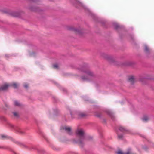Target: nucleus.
<instances>
[{
  "mask_svg": "<svg viewBox=\"0 0 154 154\" xmlns=\"http://www.w3.org/2000/svg\"><path fill=\"white\" fill-rule=\"evenodd\" d=\"M80 70L88 76L86 77L82 76L81 77V79L83 81L88 80L89 79V77H94L95 76L94 74L92 72L89 70H85L84 68H82Z\"/></svg>",
  "mask_w": 154,
  "mask_h": 154,
  "instance_id": "obj_1",
  "label": "nucleus"
},
{
  "mask_svg": "<svg viewBox=\"0 0 154 154\" xmlns=\"http://www.w3.org/2000/svg\"><path fill=\"white\" fill-rule=\"evenodd\" d=\"M76 134L79 137V139L77 141L74 140L73 142L77 143L79 144L82 143L85 138V133L84 131L82 129H78L76 131Z\"/></svg>",
  "mask_w": 154,
  "mask_h": 154,
  "instance_id": "obj_2",
  "label": "nucleus"
},
{
  "mask_svg": "<svg viewBox=\"0 0 154 154\" xmlns=\"http://www.w3.org/2000/svg\"><path fill=\"white\" fill-rule=\"evenodd\" d=\"M105 58L110 63L114 61V59L113 57L110 55H106L105 56Z\"/></svg>",
  "mask_w": 154,
  "mask_h": 154,
  "instance_id": "obj_3",
  "label": "nucleus"
},
{
  "mask_svg": "<svg viewBox=\"0 0 154 154\" xmlns=\"http://www.w3.org/2000/svg\"><path fill=\"white\" fill-rule=\"evenodd\" d=\"M63 129H65L69 134H71V129L70 127H65L63 128Z\"/></svg>",
  "mask_w": 154,
  "mask_h": 154,
  "instance_id": "obj_4",
  "label": "nucleus"
},
{
  "mask_svg": "<svg viewBox=\"0 0 154 154\" xmlns=\"http://www.w3.org/2000/svg\"><path fill=\"white\" fill-rule=\"evenodd\" d=\"M11 15L14 17H19L20 16V14L18 12H13L11 14Z\"/></svg>",
  "mask_w": 154,
  "mask_h": 154,
  "instance_id": "obj_5",
  "label": "nucleus"
},
{
  "mask_svg": "<svg viewBox=\"0 0 154 154\" xmlns=\"http://www.w3.org/2000/svg\"><path fill=\"white\" fill-rule=\"evenodd\" d=\"M77 115L79 118H83L86 116L85 113L82 112H78Z\"/></svg>",
  "mask_w": 154,
  "mask_h": 154,
  "instance_id": "obj_6",
  "label": "nucleus"
},
{
  "mask_svg": "<svg viewBox=\"0 0 154 154\" xmlns=\"http://www.w3.org/2000/svg\"><path fill=\"white\" fill-rule=\"evenodd\" d=\"M119 129L120 131L123 132H127L128 131V130L126 128L122 126L119 127Z\"/></svg>",
  "mask_w": 154,
  "mask_h": 154,
  "instance_id": "obj_7",
  "label": "nucleus"
},
{
  "mask_svg": "<svg viewBox=\"0 0 154 154\" xmlns=\"http://www.w3.org/2000/svg\"><path fill=\"white\" fill-rule=\"evenodd\" d=\"M128 80L131 82V83H133L135 81V78L133 76H131L129 77Z\"/></svg>",
  "mask_w": 154,
  "mask_h": 154,
  "instance_id": "obj_8",
  "label": "nucleus"
},
{
  "mask_svg": "<svg viewBox=\"0 0 154 154\" xmlns=\"http://www.w3.org/2000/svg\"><path fill=\"white\" fill-rule=\"evenodd\" d=\"M144 50L146 53H148L150 52V50L149 47L146 45L144 46Z\"/></svg>",
  "mask_w": 154,
  "mask_h": 154,
  "instance_id": "obj_9",
  "label": "nucleus"
},
{
  "mask_svg": "<svg viewBox=\"0 0 154 154\" xmlns=\"http://www.w3.org/2000/svg\"><path fill=\"white\" fill-rule=\"evenodd\" d=\"M9 85L10 86L14 88H17L18 86V85L15 83H12Z\"/></svg>",
  "mask_w": 154,
  "mask_h": 154,
  "instance_id": "obj_10",
  "label": "nucleus"
},
{
  "mask_svg": "<svg viewBox=\"0 0 154 154\" xmlns=\"http://www.w3.org/2000/svg\"><path fill=\"white\" fill-rule=\"evenodd\" d=\"M30 10L32 11H36L38 9V8L36 7H30Z\"/></svg>",
  "mask_w": 154,
  "mask_h": 154,
  "instance_id": "obj_11",
  "label": "nucleus"
},
{
  "mask_svg": "<svg viewBox=\"0 0 154 154\" xmlns=\"http://www.w3.org/2000/svg\"><path fill=\"white\" fill-rule=\"evenodd\" d=\"M14 105L15 106H21V104L17 101H14Z\"/></svg>",
  "mask_w": 154,
  "mask_h": 154,
  "instance_id": "obj_12",
  "label": "nucleus"
},
{
  "mask_svg": "<svg viewBox=\"0 0 154 154\" xmlns=\"http://www.w3.org/2000/svg\"><path fill=\"white\" fill-rule=\"evenodd\" d=\"M73 31L76 33H79L81 32V30L77 28H74Z\"/></svg>",
  "mask_w": 154,
  "mask_h": 154,
  "instance_id": "obj_13",
  "label": "nucleus"
},
{
  "mask_svg": "<svg viewBox=\"0 0 154 154\" xmlns=\"http://www.w3.org/2000/svg\"><path fill=\"white\" fill-rule=\"evenodd\" d=\"M1 138L3 139H9L10 137H8L6 136L5 135H1Z\"/></svg>",
  "mask_w": 154,
  "mask_h": 154,
  "instance_id": "obj_14",
  "label": "nucleus"
},
{
  "mask_svg": "<svg viewBox=\"0 0 154 154\" xmlns=\"http://www.w3.org/2000/svg\"><path fill=\"white\" fill-rule=\"evenodd\" d=\"M13 113L15 117L17 118H18L19 117V114L17 112H13Z\"/></svg>",
  "mask_w": 154,
  "mask_h": 154,
  "instance_id": "obj_15",
  "label": "nucleus"
},
{
  "mask_svg": "<svg viewBox=\"0 0 154 154\" xmlns=\"http://www.w3.org/2000/svg\"><path fill=\"white\" fill-rule=\"evenodd\" d=\"M149 120V118L148 116H145L143 118V120L144 121H146Z\"/></svg>",
  "mask_w": 154,
  "mask_h": 154,
  "instance_id": "obj_16",
  "label": "nucleus"
},
{
  "mask_svg": "<svg viewBox=\"0 0 154 154\" xmlns=\"http://www.w3.org/2000/svg\"><path fill=\"white\" fill-rule=\"evenodd\" d=\"M24 86L25 88L27 89L29 87V85L27 84H25Z\"/></svg>",
  "mask_w": 154,
  "mask_h": 154,
  "instance_id": "obj_17",
  "label": "nucleus"
},
{
  "mask_svg": "<svg viewBox=\"0 0 154 154\" xmlns=\"http://www.w3.org/2000/svg\"><path fill=\"white\" fill-rule=\"evenodd\" d=\"M19 132L22 134H25V132L24 131H23V130H20L19 131Z\"/></svg>",
  "mask_w": 154,
  "mask_h": 154,
  "instance_id": "obj_18",
  "label": "nucleus"
},
{
  "mask_svg": "<svg viewBox=\"0 0 154 154\" xmlns=\"http://www.w3.org/2000/svg\"><path fill=\"white\" fill-rule=\"evenodd\" d=\"M123 136L122 135H118V137L119 139H122V138Z\"/></svg>",
  "mask_w": 154,
  "mask_h": 154,
  "instance_id": "obj_19",
  "label": "nucleus"
},
{
  "mask_svg": "<svg viewBox=\"0 0 154 154\" xmlns=\"http://www.w3.org/2000/svg\"><path fill=\"white\" fill-rule=\"evenodd\" d=\"M38 2V0H31V2L32 3H36V2Z\"/></svg>",
  "mask_w": 154,
  "mask_h": 154,
  "instance_id": "obj_20",
  "label": "nucleus"
},
{
  "mask_svg": "<svg viewBox=\"0 0 154 154\" xmlns=\"http://www.w3.org/2000/svg\"><path fill=\"white\" fill-rule=\"evenodd\" d=\"M53 67L54 68H57L58 67V66L57 64H54L53 66Z\"/></svg>",
  "mask_w": 154,
  "mask_h": 154,
  "instance_id": "obj_21",
  "label": "nucleus"
}]
</instances>
